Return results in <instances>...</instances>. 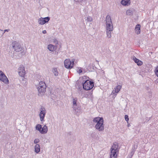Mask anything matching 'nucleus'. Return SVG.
I'll use <instances>...</instances> for the list:
<instances>
[{"mask_svg":"<svg viewBox=\"0 0 158 158\" xmlns=\"http://www.w3.org/2000/svg\"><path fill=\"white\" fill-rule=\"evenodd\" d=\"M106 30L107 37L110 38L111 37V32L114 30L113 24L110 15H107L106 19Z\"/></svg>","mask_w":158,"mask_h":158,"instance_id":"obj_1","label":"nucleus"},{"mask_svg":"<svg viewBox=\"0 0 158 158\" xmlns=\"http://www.w3.org/2000/svg\"><path fill=\"white\" fill-rule=\"evenodd\" d=\"M93 122L97 123L95 125L96 128L100 131H103L104 129V125L103 124V119L102 118L97 117L93 120Z\"/></svg>","mask_w":158,"mask_h":158,"instance_id":"obj_2","label":"nucleus"},{"mask_svg":"<svg viewBox=\"0 0 158 158\" xmlns=\"http://www.w3.org/2000/svg\"><path fill=\"white\" fill-rule=\"evenodd\" d=\"M12 46L15 52L17 53L19 52L21 55L23 56L25 55L24 48L22 47L20 44L18 42L16 41L13 42Z\"/></svg>","mask_w":158,"mask_h":158,"instance_id":"obj_3","label":"nucleus"},{"mask_svg":"<svg viewBox=\"0 0 158 158\" xmlns=\"http://www.w3.org/2000/svg\"><path fill=\"white\" fill-rule=\"evenodd\" d=\"M46 85L45 82L43 81H40L37 88L38 92V95L41 96L44 95L46 91Z\"/></svg>","mask_w":158,"mask_h":158,"instance_id":"obj_4","label":"nucleus"},{"mask_svg":"<svg viewBox=\"0 0 158 158\" xmlns=\"http://www.w3.org/2000/svg\"><path fill=\"white\" fill-rule=\"evenodd\" d=\"M119 149L118 143L116 142L114 143L111 148L110 158H116V153L119 151Z\"/></svg>","mask_w":158,"mask_h":158,"instance_id":"obj_5","label":"nucleus"},{"mask_svg":"<svg viewBox=\"0 0 158 158\" xmlns=\"http://www.w3.org/2000/svg\"><path fill=\"white\" fill-rule=\"evenodd\" d=\"M94 85V82L93 81L89 80H87L83 84V87L85 90H88L93 88Z\"/></svg>","mask_w":158,"mask_h":158,"instance_id":"obj_6","label":"nucleus"},{"mask_svg":"<svg viewBox=\"0 0 158 158\" xmlns=\"http://www.w3.org/2000/svg\"><path fill=\"white\" fill-rule=\"evenodd\" d=\"M75 59H72L71 61L69 59H66L64 61V65L65 67L68 69H72L74 65Z\"/></svg>","mask_w":158,"mask_h":158,"instance_id":"obj_7","label":"nucleus"},{"mask_svg":"<svg viewBox=\"0 0 158 158\" xmlns=\"http://www.w3.org/2000/svg\"><path fill=\"white\" fill-rule=\"evenodd\" d=\"M0 80L6 84L7 85L9 84L8 78L4 73L1 70H0Z\"/></svg>","mask_w":158,"mask_h":158,"instance_id":"obj_8","label":"nucleus"},{"mask_svg":"<svg viewBox=\"0 0 158 158\" xmlns=\"http://www.w3.org/2000/svg\"><path fill=\"white\" fill-rule=\"evenodd\" d=\"M18 70L19 75L21 77H24L26 74L24 67L23 65H20Z\"/></svg>","mask_w":158,"mask_h":158,"instance_id":"obj_9","label":"nucleus"},{"mask_svg":"<svg viewBox=\"0 0 158 158\" xmlns=\"http://www.w3.org/2000/svg\"><path fill=\"white\" fill-rule=\"evenodd\" d=\"M50 19V18L48 17L45 18L41 17L38 19V23L40 25H43L47 23Z\"/></svg>","mask_w":158,"mask_h":158,"instance_id":"obj_10","label":"nucleus"},{"mask_svg":"<svg viewBox=\"0 0 158 158\" xmlns=\"http://www.w3.org/2000/svg\"><path fill=\"white\" fill-rule=\"evenodd\" d=\"M40 117L41 122L43 121L45 116L46 113V110L44 107L42 106L40 109Z\"/></svg>","mask_w":158,"mask_h":158,"instance_id":"obj_11","label":"nucleus"},{"mask_svg":"<svg viewBox=\"0 0 158 158\" xmlns=\"http://www.w3.org/2000/svg\"><path fill=\"white\" fill-rule=\"evenodd\" d=\"M47 48L49 51L51 52H54L56 51L57 47L56 46L49 44Z\"/></svg>","mask_w":158,"mask_h":158,"instance_id":"obj_12","label":"nucleus"},{"mask_svg":"<svg viewBox=\"0 0 158 158\" xmlns=\"http://www.w3.org/2000/svg\"><path fill=\"white\" fill-rule=\"evenodd\" d=\"M133 60L138 66H141L143 64L142 62L136 58L134 56H133Z\"/></svg>","mask_w":158,"mask_h":158,"instance_id":"obj_13","label":"nucleus"},{"mask_svg":"<svg viewBox=\"0 0 158 158\" xmlns=\"http://www.w3.org/2000/svg\"><path fill=\"white\" fill-rule=\"evenodd\" d=\"M122 88V86L120 85H118L114 88V90H113L112 92L113 94H115V93H118L120 91Z\"/></svg>","mask_w":158,"mask_h":158,"instance_id":"obj_14","label":"nucleus"},{"mask_svg":"<svg viewBox=\"0 0 158 158\" xmlns=\"http://www.w3.org/2000/svg\"><path fill=\"white\" fill-rule=\"evenodd\" d=\"M140 25L139 24H137L135 28V33L137 35L139 34L140 33Z\"/></svg>","mask_w":158,"mask_h":158,"instance_id":"obj_15","label":"nucleus"},{"mask_svg":"<svg viewBox=\"0 0 158 158\" xmlns=\"http://www.w3.org/2000/svg\"><path fill=\"white\" fill-rule=\"evenodd\" d=\"M75 112L77 113H79L81 112V106L78 105L77 106H76L74 108H73Z\"/></svg>","mask_w":158,"mask_h":158,"instance_id":"obj_16","label":"nucleus"},{"mask_svg":"<svg viewBox=\"0 0 158 158\" xmlns=\"http://www.w3.org/2000/svg\"><path fill=\"white\" fill-rule=\"evenodd\" d=\"M48 131V127L45 125L43 128H42V130L41 131V133L42 134L46 133Z\"/></svg>","mask_w":158,"mask_h":158,"instance_id":"obj_17","label":"nucleus"},{"mask_svg":"<svg viewBox=\"0 0 158 158\" xmlns=\"http://www.w3.org/2000/svg\"><path fill=\"white\" fill-rule=\"evenodd\" d=\"M40 151V146L38 144H36L35 147V151L36 153H38Z\"/></svg>","mask_w":158,"mask_h":158,"instance_id":"obj_18","label":"nucleus"},{"mask_svg":"<svg viewBox=\"0 0 158 158\" xmlns=\"http://www.w3.org/2000/svg\"><path fill=\"white\" fill-rule=\"evenodd\" d=\"M130 0H122L121 1V3L122 5L124 6L128 5V4H130Z\"/></svg>","mask_w":158,"mask_h":158,"instance_id":"obj_19","label":"nucleus"},{"mask_svg":"<svg viewBox=\"0 0 158 158\" xmlns=\"http://www.w3.org/2000/svg\"><path fill=\"white\" fill-rule=\"evenodd\" d=\"M52 72L55 76L58 75V73L57 68H53L52 69Z\"/></svg>","mask_w":158,"mask_h":158,"instance_id":"obj_20","label":"nucleus"},{"mask_svg":"<svg viewBox=\"0 0 158 158\" xmlns=\"http://www.w3.org/2000/svg\"><path fill=\"white\" fill-rule=\"evenodd\" d=\"M77 100L76 98H74L73 99V106L72 107L73 108H74V107H75L76 106H77Z\"/></svg>","mask_w":158,"mask_h":158,"instance_id":"obj_21","label":"nucleus"},{"mask_svg":"<svg viewBox=\"0 0 158 158\" xmlns=\"http://www.w3.org/2000/svg\"><path fill=\"white\" fill-rule=\"evenodd\" d=\"M36 129L37 130H38L41 133V131L42 127L41 125L40 124H37L36 127Z\"/></svg>","mask_w":158,"mask_h":158,"instance_id":"obj_22","label":"nucleus"},{"mask_svg":"<svg viewBox=\"0 0 158 158\" xmlns=\"http://www.w3.org/2000/svg\"><path fill=\"white\" fill-rule=\"evenodd\" d=\"M133 14V11L130 10H127L126 11V15H132Z\"/></svg>","mask_w":158,"mask_h":158,"instance_id":"obj_23","label":"nucleus"},{"mask_svg":"<svg viewBox=\"0 0 158 158\" xmlns=\"http://www.w3.org/2000/svg\"><path fill=\"white\" fill-rule=\"evenodd\" d=\"M88 22H91L93 21V19L92 17L90 16H88L85 19Z\"/></svg>","mask_w":158,"mask_h":158,"instance_id":"obj_24","label":"nucleus"},{"mask_svg":"<svg viewBox=\"0 0 158 158\" xmlns=\"http://www.w3.org/2000/svg\"><path fill=\"white\" fill-rule=\"evenodd\" d=\"M137 148V145H134L133 147L132 148V150L135 152Z\"/></svg>","mask_w":158,"mask_h":158,"instance_id":"obj_25","label":"nucleus"},{"mask_svg":"<svg viewBox=\"0 0 158 158\" xmlns=\"http://www.w3.org/2000/svg\"><path fill=\"white\" fill-rule=\"evenodd\" d=\"M79 69V70H77V72L79 73V74H81V73L82 72V68H78Z\"/></svg>","mask_w":158,"mask_h":158,"instance_id":"obj_26","label":"nucleus"},{"mask_svg":"<svg viewBox=\"0 0 158 158\" xmlns=\"http://www.w3.org/2000/svg\"><path fill=\"white\" fill-rule=\"evenodd\" d=\"M135 151L132 150L131 152L130 153V156L131 157L130 158H132V157L133 156L134 153H135Z\"/></svg>","mask_w":158,"mask_h":158,"instance_id":"obj_27","label":"nucleus"},{"mask_svg":"<svg viewBox=\"0 0 158 158\" xmlns=\"http://www.w3.org/2000/svg\"><path fill=\"white\" fill-rule=\"evenodd\" d=\"M40 142V140L38 139H35L34 140V143H37Z\"/></svg>","mask_w":158,"mask_h":158,"instance_id":"obj_28","label":"nucleus"},{"mask_svg":"<svg viewBox=\"0 0 158 158\" xmlns=\"http://www.w3.org/2000/svg\"><path fill=\"white\" fill-rule=\"evenodd\" d=\"M125 120L127 122H128L129 120V119L128 116L127 115H125Z\"/></svg>","mask_w":158,"mask_h":158,"instance_id":"obj_29","label":"nucleus"},{"mask_svg":"<svg viewBox=\"0 0 158 158\" xmlns=\"http://www.w3.org/2000/svg\"><path fill=\"white\" fill-rule=\"evenodd\" d=\"M53 42L56 44H57L58 43V40L56 39H54L53 40Z\"/></svg>","mask_w":158,"mask_h":158,"instance_id":"obj_30","label":"nucleus"},{"mask_svg":"<svg viewBox=\"0 0 158 158\" xmlns=\"http://www.w3.org/2000/svg\"><path fill=\"white\" fill-rule=\"evenodd\" d=\"M155 73L156 75L158 77V68L156 69Z\"/></svg>","mask_w":158,"mask_h":158,"instance_id":"obj_31","label":"nucleus"},{"mask_svg":"<svg viewBox=\"0 0 158 158\" xmlns=\"http://www.w3.org/2000/svg\"><path fill=\"white\" fill-rule=\"evenodd\" d=\"M76 2H80L82 1L83 0H74Z\"/></svg>","mask_w":158,"mask_h":158,"instance_id":"obj_32","label":"nucleus"},{"mask_svg":"<svg viewBox=\"0 0 158 158\" xmlns=\"http://www.w3.org/2000/svg\"><path fill=\"white\" fill-rule=\"evenodd\" d=\"M42 33H43V34H45L47 32H46V30H44V31H43Z\"/></svg>","mask_w":158,"mask_h":158,"instance_id":"obj_33","label":"nucleus"},{"mask_svg":"<svg viewBox=\"0 0 158 158\" xmlns=\"http://www.w3.org/2000/svg\"><path fill=\"white\" fill-rule=\"evenodd\" d=\"M10 30L9 29H6V30H5L4 31H9Z\"/></svg>","mask_w":158,"mask_h":158,"instance_id":"obj_34","label":"nucleus"}]
</instances>
